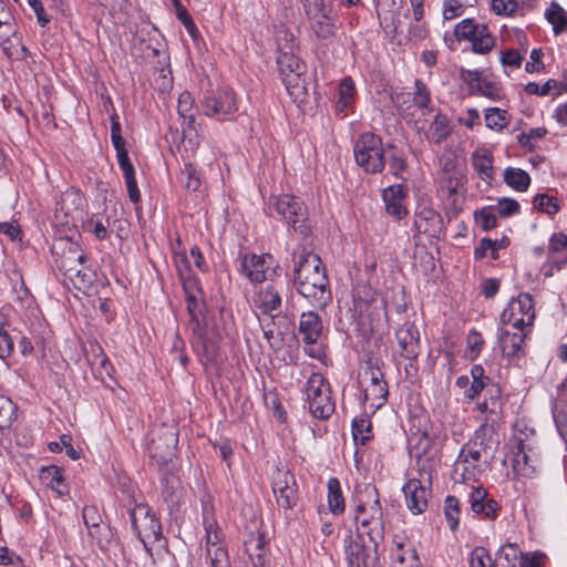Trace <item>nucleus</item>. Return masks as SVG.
I'll return each mask as SVG.
<instances>
[{
	"label": "nucleus",
	"mask_w": 567,
	"mask_h": 567,
	"mask_svg": "<svg viewBox=\"0 0 567 567\" xmlns=\"http://www.w3.org/2000/svg\"><path fill=\"white\" fill-rule=\"evenodd\" d=\"M292 284L297 292L316 308L323 309L332 300L321 258L305 247L293 252Z\"/></svg>",
	"instance_id": "obj_1"
},
{
	"label": "nucleus",
	"mask_w": 567,
	"mask_h": 567,
	"mask_svg": "<svg viewBox=\"0 0 567 567\" xmlns=\"http://www.w3.org/2000/svg\"><path fill=\"white\" fill-rule=\"evenodd\" d=\"M385 150L386 146L379 135L364 132L354 141V161L365 173L379 174L385 167Z\"/></svg>",
	"instance_id": "obj_2"
},
{
	"label": "nucleus",
	"mask_w": 567,
	"mask_h": 567,
	"mask_svg": "<svg viewBox=\"0 0 567 567\" xmlns=\"http://www.w3.org/2000/svg\"><path fill=\"white\" fill-rule=\"evenodd\" d=\"M310 28L318 39H330L337 31V19L330 0H300Z\"/></svg>",
	"instance_id": "obj_3"
},
{
	"label": "nucleus",
	"mask_w": 567,
	"mask_h": 567,
	"mask_svg": "<svg viewBox=\"0 0 567 567\" xmlns=\"http://www.w3.org/2000/svg\"><path fill=\"white\" fill-rule=\"evenodd\" d=\"M200 106L206 116L217 121L229 120L238 112L236 94L227 86L206 90Z\"/></svg>",
	"instance_id": "obj_4"
},
{
	"label": "nucleus",
	"mask_w": 567,
	"mask_h": 567,
	"mask_svg": "<svg viewBox=\"0 0 567 567\" xmlns=\"http://www.w3.org/2000/svg\"><path fill=\"white\" fill-rule=\"evenodd\" d=\"M131 526L142 542L144 548L150 551L151 546L162 538V526L145 504H136L130 511Z\"/></svg>",
	"instance_id": "obj_5"
},
{
	"label": "nucleus",
	"mask_w": 567,
	"mask_h": 567,
	"mask_svg": "<svg viewBox=\"0 0 567 567\" xmlns=\"http://www.w3.org/2000/svg\"><path fill=\"white\" fill-rule=\"evenodd\" d=\"M358 533L365 534L370 543L380 544L384 538L383 511L379 498L371 503L360 504L355 511Z\"/></svg>",
	"instance_id": "obj_6"
},
{
	"label": "nucleus",
	"mask_w": 567,
	"mask_h": 567,
	"mask_svg": "<svg viewBox=\"0 0 567 567\" xmlns=\"http://www.w3.org/2000/svg\"><path fill=\"white\" fill-rule=\"evenodd\" d=\"M269 207H272L296 231L305 236L309 233V227L306 225L308 212L299 198L288 194L274 196L270 198Z\"/></svg>",
	"instance_id": "obj_7"
},
{
	"label": "nucleus",
	"mask_w": 567,
	"mask_h": 567,
	"mask_svg": "<svg viewBox=\"0 0 567 567\" xmlns=\"http://www.w3.org/2000/svg\"><path fill=\"white\" fill-rule=\"evenodd\" d=\"M535 320L534 300L529 293L523 292L512 298L499 316L502 326H509L514 330L532 327Z\"/></svg>",
	"instance_id": "obj_8"
},
{
	"label": "nucleus",
	"mask_w": 567,
	"mask_h": 567,
	"mask_svg": "<svg viewBox=\"0 0 567 567\" xmlns=\"http://www.w3.org/2000/svg\"><path fill=\"white\" fill-rule=\"evenodd\" d=\"M379 544H367L362 534L350 535L344 540V557L348 567H378Z\"/></svg>",
	"instance_id": "obj_9"
},
{
	"label": "nucleus",
	"mask_w": 567,
	"mask_h": 567,
	"mask_svg": "<svg viewBox=\"0 0 567 567\" xmlns=\"http://www.w3.org/2000/svg\"><path fill=\"white\" fill-rule=\"evenodd\" d=\"M206 557L210 567H230V560L224 534L218 524L208 517H204Z\"/></svg>",
	"instance_id": "obj_10"
},
{
	"label": "nucleus",
	"mask_w": 567,
	"mask_h": 567,
	"mask_svg": "<svg viewBox=\"0 0 567 567\" xmlns=\"http://www.w3.org/2000/svg\"><path fill=\"white\" fill-rule=\"evenodd\" d=\"M419 478H410L403 486L406 507L414 515L422 514L427 508L430 489V475L420 473Z\"/></svg>",
	"instance_id": "obj_11"
},
{
	"label": "nucleus",
	"mask_w": 567,
	"mask_h": 567,
	"mask_svg": "<svg viewBox=\"0 0 567 567\" xmlns=\"http://www.w3.org/2000/svg\"><path fill=\"white\" fill-rule=\"evenodd\" d=\"M481 451L470 445H465L457 456L454 464L452 478L458 483H468L476 481L480 468Z\"/></svg>",
	"instance_id": "obj_12"
},
{
	"label": "nucleus",
	"mask_w": 567,
	"mask_h": 567,
	"mask_svg": "<svg viewBox=\"0 0 567 567\" xmlns=\"http://www.w3.org/2000/svg\"><path fill=\"white\" fill-rule=\"evenodd\" d=\"M85 207V197L75 187H70L63 192L55 205V217L60 215L66 219L64 223L76 221L82 217Z\"/></svg>",
	"instance_id": "obj_13"
},
{
	"label": "nucleus",
	"mask_w": 567,
	"mask_h": 567,
	"mask_svg": "<svg viewBox=\"0 0 567 567\" xmlns=\"http://www.w3.org/2000/svg\"><path fill=\"white\" fill-rule=\"evenodd\" d=\"M272 491L277 503L285 509H290L298 502V491L295 476L288 471H279L274 477Z\"/></svg>",
	"instance_id": "obj_14"
},
{
	"label": "nucleus",
	"mask_w": 567,
	"mask_h": 567,
	"mask_svg": "<svg viewBox=\"0 0 567 567\" xmlns=\"http://www.w3.org/2000/svg\"><path fill=\"white\" fill-rule=\"evenodd\" d=\"M274 264L272 256L269 254L266 255H256V254H246L241 259V272L251 281V282H262L270 278V269Z\"/></svg>",
	"instance_id": "obj_15"
},
{
	"label": "nucleus",
	"mask_w": 567,
	"mask_h": 567,
	"mask_svg": "<svg viewBox=\"0 0 567 567\" xmlns=\"http://www.w3.org/2000/svg\"><path fill=\"white\" fill-rule=\"evenodd\" d=\"M296 47L292 34L285 32V42L278 39L279 55L277 64L280 75L306 72V64L293 53Z\"/></svg>",
	"instance_id": "obj_16"
},
{
	"label": "nucleus",
	"mask_w": 567,
	"mask_h": 567,
	"mask_svg": "<svg viewBox=\"0 0 567 567\" xmlns=\"http://www.w3.org/2000/svg\"><path fill=\"white\" fill-rule=\"evenodd\" d=\"M360 377V382L364 386L365 400H371L373 404L380 406L388 395L386 383L383 380L382 372L379 369L367 368Z\"/></svg>",
	"instance_id": "obj_17"
},
{
	"label": "nucleus",
	"mask_w": 567,
	"mask_h": 567,
	"mask_svg": "<svg viewBox=\"0 0 567 567\" xmlns=\"http://www.w3.org/2000/svg\"><path fill=\"white\" fill-rule=\"evenodd\" d=\"M390 558L391 567H409L421 561L413 543L399 535L392 540Z\"/></svg>",
	"instance_id": "obj_18"
},
{
	"label": "nucleus",
	"mask_w": 567,
	"mask_h": 567,
	"mask_svg": "<svg viewBox=\"0 0 567 567\" xmlns=\"http://www.w3.org/2000/svg\"><path fill=\"white\" fill-rule=\"evenodd\" d=\"M282 296L277 285L260 287L255 298V306L264 313L276 317L281 312Z\"/></svg>",
	"instance_id": "obj_19"
},
{
	"label": "nucleus",
	"mask_w": 567,
	"mask_h": 567,
	"mask_svg": "<svg viewBox=\"0 0 567 567\" xmlns=\"http://www.w3.org/2000/svg\"><path fill=\"white\" fill-rule=\"evenodd\" d=\"M401 355L405 359H415L420 350V333L412 322H404L395 332Z\"/></svg>",
	"instance_id": "obj_20"
},
{
	"label": "nucleus",
	"mask_w": 567,
	"mask_h": 567,
	"mask_svg": "<svg viewBox=\"0 0 567 567\" xmlns=\"http://www.w3.org/2000/svg\"><path fill=\"white\" fill-rule=\"evenodd\" d=\"M527 332L524 328L519 330L509 329L508 326L498 328L497 340L503 355L507 358L517 357L522 350Z\"/></svg>",
	"instance_id": "obj_21"
},
{
	"label": "nucleus",
	"mask_w": 567,
	"mask_h": 567,
	"mask_svg": "<svg viewBox=\"0 0 567 567\" xmlns=\"http://www.w3.org/2000/svg\"><path fill=\"white\" fill-rule=\"evenodd\" d=\"M414 227L420 234L439 237L443 229V220L433 208L423 207L415 215Z\"/></svg>",
	"instance_id": "obj_22"
},
{
	"label": "nucleus",
	"mask_w": 567,
	"mask_h": 567,
	"mask_svg": "<svg viewBox=\"0 0 567 567\" xmlns=\"http://www.w3.org/2000/svg\"><path fill=\"white\" fill-rule=\"evenodd\" d=\"M470 505L475 514H481L487 519H495L499 511L497 502L488 498L487 492L483 487L473 488L470 494Z\"/></svg>",
	"instance_id": "obj_23"
},
{
	"label": "nucleus",
	"mask_w": 567,
	"mask_h": 567,
	"mask_svg": "<svg viewBox=\"0 0 567 567\" xmlns=\"http://www.w3.org/2000/svg\"><path fill=\"white\" fill-rule=\"evenodd\" d=\"M244 548L254 567H266L267 542L264 534L260 532L250 533L244 540Z\"/></svg>",
	"instance_id": "obj_24"
},
{
	"label": "nucleus",
	"mask_w": 567,
	"mask_h": 567,
	"mask_svg": "<svg viewBox=\"0 0 567 567\" xmlns=\"http://www.w3.org/2000/svg\"><path fill=\"white\" fill-rule=\"evenodd\" d=\"M322 321L315 311L302 312L299 321V333L302 341L307 344H313L322 333Z\"/></svg>",
	"instance_id": "obj_25"
},
{
	"label": "nucleus",
	"mask_w": 567,
	"mask_h": 567,
	"mask_svg": "<svg viewBox=\"0 0 567 567\" xmlns=\"http://www.w3.org/2000/svg\"><path fill=\"white\" fill-rule=\"evenodd\" d=\"M383 200L385 203V210L389 215L396 219H402L406 216L408 209L402 204L405 197L403 185H392L383 190Z\"/></svg>",
	"instance_id": "obj_26"
},
{
	"label": "nucleus",
	"mask_w": 567,
	"mask_h": 567,
	"mask_svg": "<svg viewBox=\"0 0 567 567\" xmlns=\"http://www.w3.org/2000/svg\"><path fill=\"white\" fill-rule=\"evenodd\" d=\"M85 255L82 252L80 246L72 241H66L63 248V254L56 260L58 267L64 272L66 277L73 270L78 269L84 261Z\"/></svg>",
	"instance_id": "obj_27"
},
{
	"label": "nucleus",
	"mask_w": 567,
	"mask_h": 567,
	"mask_svg": "<svg viewBox=\"0 0 567 567\" xmlns=\"http://www.w3.org/2000/svg\"><path fill=\"white\" fill-rule=\"evenodd\" d=\"M502 390L498 384L492 383L484 392L483 401L477 403V410L481 413L498 415L502 411Z\"/></svg>",
	"instance_id": "obj_28"
},
{
	"label": "nucleus",
	"mask_w": 567,
	"mask_h": 567,
	"mask_svg": "<svg viewBox=\"0 0 567 567\" xmlns=\"http://www.w3.org/2000/svg\"><path fill=\"white\" fill-rule=\"evenodd\" d=\"M117 162L125 178V184L130 199L133 203L140 202L141 194L135 178V169L132 163L130 162L127 152H122L121 156L117 158Z\"/></svg>",
	"instance_id": "obj_29"
},
{
	"label": "nucleus",
	"mask_w": 567,
	"mask_h": 567,
	"mask_svg": "<svg viewBox=\"0 0 567 567\" xmlns=\"http://www.w3.org/2000/svg\"><path fill=\"white\" fill-rule=\"evenodd\" d=\"M281 80L295 102L302 103L306 100V72L284 74Z\"/></svg>",
	"instance_id": "obj_30"
},
{
	"label": "nucleus",
	"mask_w": 567,
	"mask_h": 567,
	"mask_svg": "<svg viewBox=\"0 0 567 567\" xmlns=\"http://www.w3.org/2000/svg\"><path fill=\"white\" fill-rule=\"evenodd\" d=\"M451 133L452 125L450 120L446 115L437 113L426 132V138L432 143L440 144L446 140Z\"/></svg>",
	"instance_id": "obj_31"
},
{
	"label": "nucleus",
	"mask_w": 567,
	"mask_h": 567,
	"mask_svg": "<svg viewBox=\"0 0 567 567\" xmlns=\"http://www.w3.org/2000/svg\"><path fill=\"white\" fill-rule=\"evenodd\" d=\"M386 150L390 151L389 154V169L391 174L398 178L404 181L405 173L408 172V161L405 152L399 150L394 144L389 143L386 145Z\"/></svg>",
	"instance_id": "obj_32"
},
{
	"label": "nucleus",
	"mask_w": 567,
	"mask_h": 567,
	"mask_svg": "<svg viewBox=\"0 0 567 567\" xmlns=\"http://www.w3.org/2000/svg\"><path fill=\"white\" fill-rule=\"evenodd\" d=\"M177 112L183 118V132L185 133L186 127L192 128L196 118V109L194 106V99L189 92H183L179 94L177 101Z\"/></svg>",
	"instance_id": "obj_33"
},
{
	"label": "nucleus",
	"mask_w": 567,
	"mask_h": 567,
	"mask_svg": "<svg viewBox=\"0 0 567 567\" xmlns=\"http://www.w3.org/2000/svg\"><path fill=\"white\" fill-rule=\"evenodd\" d=\"M472 164L483 181L489 182L494 178L493 157L487 151H475L472 155Z\"/></svg>",
	"instance_id": "obj_34"
},
{
	"label": "nucleus",
	"mask_w": 567,
	"mask_h": 567,
	"mask_svg": "<svg viewBox=\"0 0 567 567\" xmlns=\"http://www.w3.org/2000/svg\"><path fill=\"white\" fill-rule=\"evenodd\" d=\"M311 414L317 419H328L334 411L331 391H324L320 396L308 402Z\"/></svg>",
	"instance_id": "obj_35"
},
{
	"label": "nucleus",
	"mask_w": 567,
	"mask_h": 567,
	"mask_svg": "<svg viewBox=\"0 0 567 567\" xmlns=\"http://www.w3.org/2000/svg\"><path fill=\"white\" fill-rule=\"evenodd\" d=\"M328 487V506L333 515H340L344 512V498L341 492L340 482L336 477H331L327 484Z\"/></svg>",
	"instance_id": "obj_36"
},
{
	"label": "nucleus",
	"mask_w": 567,
	"mask_h": 567,
	"mask_svg": "<svg viewBox=\"0 0 567 567\" xmlns=\"http://www.w3.org/2000/svg\"><path fill=\"white\" fill-rule=\"evenodd\" d=\"M355 100V85L350 78L343 79L339 84L337 110L339 112H347L348 109L354 103Z\"/></svg>",
	"instance_id": "obj_37"
},
{
	"label": "nucleus",
	"mask_w": 567,
	"mask_h": 567,
	"mask_svg": "<svg viewBox=\"0 0 567 567\" xmlns=\"http://www.w3.org/2000/svg\"><path fill=\"white\" fill-rule=\"evenodd\" d=\"M505 183L517 192H525L529 184V175L522 168L507 167L504 172Z\"/></svg>",
	"instance_id": "obj_38"
},
{
	"label": "nucleus",
	"mask_w": 567,
	"mask_h": 567,
	"mask_svg": "<svg viewBox=\"0 0 567 567\" xmlns=\"http://www.w3.org/2000/svg\"><path fill=\"white\" fill-rule=\"evenodd\" d=\"M431 445L432 440L426 431L412 433L409 437V453L411 457L420 460L424 454L427 453Z\"/></svg>",
	"instance_id": "obj_39"
},
{
	"label": "nucleus",
	"mask_w": 567,
	"mask_h": 567,
	"mask_svg": "<svg viewBox=\"0 0 567 567\" xmlns=\"http://www.w3.org/2000/svg\"><path fill=\"white\" fill-rule=\"evenodd\" d=\"M513 470L524 477H530L535 473V466L530 463V458L522 442L517 445V451L514 453Z\"/></svg>",
	"instance_id": "obj_40"
},
{
	"label": "nucleus",
	"mask_w": 567,
	"mask_h": 567,
	"mask_svg": "<svg viewBox=\"0 0 567 567\" xmlns=\"http://www.w3.org/2000/svg\"><path fill=\"white\" fill-rule=\"evenodd\" d=\"M545 17L553 25L555 34L561 33L567 27V12L556 2H551L546 9Z\"/></svg>",
	"instance_id": "obj_41"
},
{
	"label": "nucleus",
	"mask_w": 567,
	"mask_h": 567,
	"mask_svg": "<svg viewBox=\"0 0 567 567\" xmlns=\"http://www.w3.org/2000/svg\"><path fill=\"white\" fill-rule=\"evenodd\" d=\"M324 391H331L329 383L326 382V379L321 373L313 372L308 378L306 383V396L307 401H311L321 394H323Z\"/></svg>",
	"instance_id": "obj_42"
},
{
	"label": "nucleus",
	"mask_w": 567,
	"mask_h": 567,
	"mask_svg": "<svg viewBox=\"0 0 567 567\" xmlns=\"http://www.w3.org/2000/svg\"><path fill=\"white\" fill-rule=\"evenodd\" d=\"M186 303L192 322L199 328L205 313L204 295L186 297Z\"/></svg>",
	"instance_id": "obj_43"
},
{
	"label": "nucleus",
	"mask_w": 567,
	"mask_h": 567,
	"mask_svg": "<svg viewBox=\"0 0 567 567\" xmlns=\"http://www.w3.org/2000/svg\"><path fill=\"white\" fill-rule=\"evenodd\" d=\"M72 281L75 288L84 289L87 288L93 281L92 270L84 265V262L71 274L66 276Z\"/></svg>",
	"instance_id": "obj_44"
},
{
	"label": "nucleus",
	"mask_w": 567,
	"mask_h": 567,
	"mask_svg": "<svg viewBox=\"0 0 567 567\" xmlns=\"http://www.w3.org/2000/svg\"><path fill=\"white\" fill-rule=\"evenodd\" d=\"M352 436L355 444L365 445L371 440V422L365 419L354 420Z\"/></svg>",
	"instance_id": "obj_45"
},
{
	"label": "nucleus",
	"mask_w": 567,
	"mask_h": 567,
	"mask_svg": "<svg viewBox=\"0 0 567 567\" xmlns=\"http://www.w3.org/2000/svg\"><path fill=\"white\" fill-rule=\"evenodd\" d=\"M178 274H179V279L182 281V285H183V289L185 291V297H190V296H199V295H204L203 292V289L199 285V280L198 278H196L192 271H186V274H184L181 269V266H178Z\"/></svg>",
	"instance_id": "obj_46"
},
{
	"label": "nucleus",
	"mask_w": 567,
	"mask_h": 567,
	"mask_svg": "<svg viewBox=\"0 0 567 567\" xmlns=\"http://www.w3.org/2000/svg\"><path fill=\"white\" fill-rule=\"evenodd\" d=\"M17 406L7 396H0V429H6L16 420Z\"/></svg>",
	"instance_id": "obj_47"
},
{
	"label": "nucleus",
	"mask_w": 567,
	"mask_h": 567,
	"mask_svg": "<svg viewBox=\"0 0 567 567\" xmlns=\"http://www.w3.org/2000/svg\"><path fill=\"white\" fill-rule=\"evenodd\" d=\"M179 181L190 192H196L200 186L199 173L192 165H185L181 171Z\"/></svg>",
	"instance_id": "obj_48"
},
{
	"label": "nucleus",
	"mask_w": 567,
	"mask_h": 567,
	"mask_svg": "<svg viewBox=\"0 0 567 567\" xmlns=\"http://www.w3.org/2000/svg\"><path fill=\"white\" fill-rule=\"evenodd\" d=\"M444 513L447 524L452 530L458 526L460 519V502L454 496H447L445 499Z\"/></svg>",
	"instance_id": "obj_49"
},
{
	"label": "nucleus",
	"mask_w": 567,
	"mask_h": 567,
	"mask_svg": "<svg viewBox=\"0 0 567 567\" xmlns=\"http://www.w3.org/2000/svg\"><path fill=\"white\" fill-rule=\"evenodd\" d=\"M533 204L534 207L537 208L539 212L546 213L548 215H555L559 210L557 199L547 194L536 195L534 197Z\"/></svg>",
	"instance_id": "obj_50"
},
{
	"label": "nucleus",
	"mask_w": 567,
	"mask_h": 567,
	"mask_svg": "<svg viewBox=\"0 0 567 567\" xmlns=\"http://www.w3.org/2000/svg\"><path fill=\"white\" fill-rule=\"evenodd\" d=\"M486 126L492 130H502L507 125L506 112L497 107L488 109L485 114Z\"/></svg>",
	"instance_id": "obj_51"
},
{
	"label": "nucleus",
	"mask_w": 567,
	"mask_h": 567,
	"mask_svg": "<svg viewBox=\"0 0 567 567\" xmlns=\"http://www.w3.org/2000/svg\"><path fill=\"white\" fill-rule=\"evenodd\" d=\"M473 92L492 101H498L502 97L501 87L496 83L483 79L477 82V86Z\"/></svg>",
	"instance_id": "obj_52"
},
{
	"label": "nucleus",
	"mask_w": 567,
	"mask_h": 567,
	"mask_svg": "<svg viewBox=\"0 0 567 567\" xmlns=\"http://www.w3.org/2000/svg\"><path fill=\"white\" fill-rule=\"evenodd\" d=\"M470 567H493L492 558L486 548L475 547L468 558Z\"/></svg>",
	"instance_id": "obj_53"
},
{
	"label": "nucleus",
	"mask_w": 567,
	"mask_h": 567,
	"mask_svg": "<svg viewBox=\"0 0 567 567\" xmlns=\"http://www.w3.org/2000/svg\"><path fill=\"white\" fill-rule=\"evenodd\" d=\"M413 103L419 109L430 110L431 94L426 85L421 80H415V92Z\"/></svg>",
	"instance_id": "obj_54"
},
{
	"label": "nucleus",
	"mask_w": 567,
	"mask_h": 567,
	"mask_svg": "<svg viewBox=\"0 0 567 567\" xmlns=\"http://www.w3.org/2000/svg\"><path fill=\"white\" fill-rule=\"evenodd\" d=\"M84 525L89 529L90 535H94V529L100 527L102 522L101 515L94 506H85L82 512Z\"/></svg>",
	"instance_id": "obj_55"
},
{
	"label": "nucleus",
	"mask_w": 567,
	"mask_h": 567,
	"mask_svg": "<svg viewBox=\"0 0 567 567\" xmlns=\"http://www.w3.org/2000/svg\"><path fill=\"white\" fill-rule=\"evenodd\" d=\"M478 25L472 19H464L455 25L454 35L457 40H470Z\"/></svg>",
	"instance_id": "obj_56"
},
{
	"label": "nucleus",
	"mask_w": 567,
	"mask_h": 567,
	"mask_svg": "<svg viewBox=\"0 0 567 567\" xmlns=\"http://www.w3.org/2000/svg\"><path fill=\"white\" fill-rule=\"evenodd\" d=\"M548 250L550 254H564L563 264L567 260V235L564 233H556L549 239Z\"/></svg>",
	"instance_id": "obj_57"
},
{
	"label": "nucleus",
	"mask_w": 567,
	"mask_h": 567,
	"mask_svg": "<svg viewBox=\"0 0 567 567\" xmlns=\"http://www.w3.org/2000/svg\"><path fill=\"white\" fill-rule=\"evenodd\" d=\"M494 209L501 217H508L518 213L519 204L513 198L504 197L497 202V205L494 207Z\"/></svg>",
	"instance_id": "obj_58"
},
{
	"label": "nucleus",
	"mask_w": 567,
	"mask_h": 567,
	"mask_svg": "<svg viewBox=\"0 0 567 567\" xmlns=\"http://www.w3.org/2000/svg\"><path fill=\"white\" fill-rule=\"evenodd\" d=\"M493 382L491 380H472L470 388L463 392V395L468 401L476 400L482 392H486L487 388Z\"/></svg>",
	"instance_id": "obj_59"
},
{
	"label": "nucleus",
	"mask_w": 567,
	"mask_h": 567,
	"mask_svg": "<svg viewBox=\"0 0 567 567\" xmlns=\"http://www.w3.org/2000/svg\"><path fill=\"white\" fill-rule=\"evenodd\" d=\"M476 224L485 231L493 229L497 225V217L487 209H482L475 214Z\"/></svg>",
	"instance_id": "obj_60"
},
{
	"label": "nucleus",
	"mask_w": 567,
	"mask_h": 567,
	"mask_svg": "<svg viewBox=\"0 0 567 567\" xmlns=\"http://www.w3.org/2000/svg\"><path fill=\"white\" fill-rule=\"evenodd\" d=\"M518 8V0H492V10L501 16H511Z\"/></svg>",
	"instance_id": "obj_61"
},
{
	"label": "nucleus",
	"mask_w": 567,
	"mask_h": 567,
	"mask_svg": "<svg viewBox=\"0 0 567 567\" xmlns=\"http://www.w3.org/2000/svg\"><path fill=\"white\" fill-rule=\"evenodd\" d=\"M557 86L556 80L549 79L542 86H539L536 82H528L525 85V92L527 94H536L539 96H546L549 94L550 90Z\"/></svg>",
	"instance_id": "obj_62"
},
{
	"label": "nucleus",
	"mask_w": 567,
	"mask_h": 567,
	"mask_svg": "<svg viewBox=\"0 0 567 567\" xmlns=\"http://www.w3.org/2000/svg\"><path fill=\"white\" fill-rule=\"evenodd\" d=\"M487 251H491L492 259H498V254L495 252V244L489 238L481 239L477 247L474 249V257L476 259H483L486 257Z\"/></svg>",
	"instance_id": "obj_63"
},
{
	"label": "nucleus",
	"mask_w": 567,
	"mask_h": 567,
	"mask_svg": "<svg viewBox=\"0 0 567 567\" xmlns=\"http://www.w3.org/2000/svg\"><path fill=\"white\" fill-rule=\"evenodd\" d=\"M86 228L97 240H104L107 237V226L95 216L86 221Z\"/></svg>",
	"instance_id": "obj_64"
}]
</instances>
